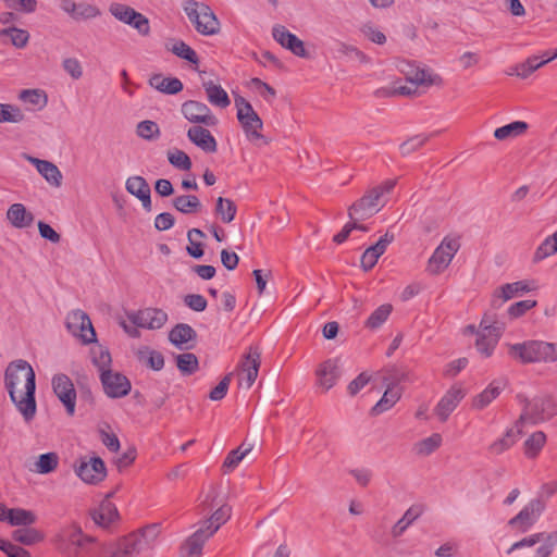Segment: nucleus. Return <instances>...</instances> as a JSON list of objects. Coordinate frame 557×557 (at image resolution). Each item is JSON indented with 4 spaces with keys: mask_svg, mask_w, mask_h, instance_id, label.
<instances>
[{
    "mask_svg": "<svg viewBox=\"0 0 557 557\" xmlns=\"http://www.w3.org/2000/svg\"><path fill=\"white\" fill-rule=\"evenodd\" d=\"M160 535V524L153 523L132 532L109 545L99 546L90 536L83 534L78 527L72 525L62 531L61 546L74 557H134L152 549Z\"/></svg>",
    "mask_w": 557,
    "mask_h": 557,
    "instance_id": "1",
    "label": "nucleus"
},
{
    "mask_svg": "<svg viewBox=\"0 0 557 557\" xmlns=\"http://www.w3.org/2000/svg\"><path fill=\"white\" fill-rule=\"evenodd\" d=\"M4 386L24 421L30 422L37 411L36 374L32 366L23 359L10 362L4 372Z\"/></svg>",
    "mask_w": 557,
    "mask_h": 557,
    "instance_id": "2",
    "label": "nucleus"
},
{
    "mask_svg": "<svg viewBox=\"0 0 557 557\" xmlns=\"http://www.w3.org/2000/svg\"><path fill=\"white\" fill-rule=\"evenodd\" d=\"M507 348L509 357L523 364L557 361V343L531 339L507 344Z\"/></svg>",
    "mask_w": 557,
    "mask_h": 557,
    "instance_id": "3",
    "label": "nucleus"
},
{
    "mask_svg": "<svg viewBox=\"0 0 557 557\" xmlns=\"http://www.w3.org/2000/svg\"><path fill=\"white\" fill-rule=\"evenodd\" d=\"M396 186V180H386L368 190L359 200L349 207L351 220H366L376 214L387 202L386 195Z\"/></svg>",
    "mask_w": 557,
    "mask_h": 557,
    "instance_id": "4",
    "label": "nucleus"
},
{
    "mask_svg": "<svg viewBox=\"0 0 557 557\" xmlns=\"http://www.w3.org/2000/svg\"><path fill=\"white\" fill-rule=\"evenodd\" d=\"M183 10L200 35L213 36L220 33V21L208 4L196 0H186L183 3Z\"/></svg>",
    "mask_w": 557,
    "mask_h": 557,
    "instance_id": "5",
    "label": "nucleus"
},
{
    "mask_svg": "<svg viewBox=\"0 0 557 557\" xmlns=\"http://www.w3.org/2000/svg\"><path fill=\"white\" fill-rule=\"evenodd\" d=\"M234 101L237 110V120L247 139L252 143L263 139L261 134L263 122L251 103L242 96H236Z\"/></svg>",
    "mask_w": 557,
    "mask_h": 557,
    "instance_id": "6",
    "label": "nucleus"
},
{
    "mask_svg": "<svg viewBox=\"0 0 557 557\" xmlns=\"http://www.w3.org/2000/svg\"><path fill=\"white\" fill-rule=\"evenodd\" d=\"M460 248L458 238L445 236L428 260L426 271L432 275L444 272Z\"/></svg>",
    "mask_w": 557,
    "mask_h": 557,
    "instance_id": "7",
    "label": "nucleus"
},
{
    "mask_svg": "<svg viewBox=\"0 0 557 557\" xmlns=\"http://www.w3.org/2000/svg\"><path fill=\"white\" fill-rule=\"evenodd\" d=\"M481 331L478 333L475 347L478 351L488 358L493 355L498 341L503 334L502 323L494 321L488 314H485L480 323Z\"/></svg>",
    "mask_w": 557,
    "mask_h": 557,
    "instance_id": "8",
    "label": "nucleus"
},
{
    "mask_svg": "<svg viewBox=\"0 0 557 557\" xmlns=\"http://www.w3.org/2000/svg\"><path fill=\"white\" fill-rule=\"evenodd\" d=\"M536 544H541L536 550L534 557H549L557 545V531L553 532H539L531 534L522 540L515 542L508 549L507 554L510 555L517 549L524 547H532Z\"/></svg>",
    "mask_w": 557,
    "mask_h": 557,
    "instance_id": "9",
    "label": "nucleus"
},
{
    "mask_svg": "<svg viewBox=\"0 0 557 557\" xmlns=\"http://www.w3.org/2000/svg\"><path fill=\"white\" fill-rule=\"evenodd\" d=\"M524 408L520 421H529L533 424L545 421L556 413V404L549 397H539L532 400H524Z\"/></svg>",
    "mask_w": 557,
    "mask_h": 557,
    "instance_id": "10",
    "label": "nucleus"
},
{
    "mask_svg": "<svg viewBox=\"0 0 557 557\" xmlns=\"http://www.w3.org/2000/svg\"><path fill=\"white\" fill-rule=\"evenodd\" d=\"M109 12L120 22L134 27L140 35H149V20L129 5L113 2L109 7Z\"/></svg>",
    "mask_w": 557,
    "mask_h": 557,
    "instance_id": "11",
    "label": "nucleus"
},
{
    "mask_svg": "<svg viewBox=\"0 0 557 557\" xmlns=\"http://www.w3.org/2000/svg\"><path fill=\"white\" fill-rule=\"evenodd\" d=\"M409 374L406 372H395L389 377H385L384 382L387 387L381 397V399L372 408L373 414H381L391 409L401 397V388L398 387V383L408 381Z\"/></svg>",
    "mask_w": 557,
    "mask_h": 557,
    "instance_id": "12",
    "label": "nucleus"
},
{
    "mask_svg": "<svg viewBox=\"0 0 557 557\" xmlns=\"http://www.w3.org/2000/svg\"><path fill=\"white\" fill-rule=\"evenodd\" d=\"M181 112L188 122L195 125L214 127L219 124V120L211 109L206 103L197 100H187L183 102Z\"/></svg>",
    "mask_w": 557,
    "mask_h": 557,
    "instance_id": "13",
    "label": "nucleus"
},
{
    "mask_svg": "<svg viewBox=\"0 0 557 557\" xmlns=\"http://www.w3.org/2000/svg\"><path fill=\"white\" fill-rule=\"evenodd\" d=\"M544 509L545 503L541 498H534L508 521V525L517 529L520 533H525L539 520Z\"/></svg>",
    "mask_w": 557,
    "mask_h": 557,
    "instance_id": "14",
    "label": "nucleus"
},
{
    "mask_svg": "<svg viewBox=\"0 0 557 557\" xmlns=\"http://www.w3.org/2000/svg\"><path fill=\"white\" fill-rule=\"evenodd\" d=\"M53 393L62 403L69 417L75 414L76 389L72 380L64 373L54 374L51 380Z\"/></svg>",
    "mask_w": 557,
    "mask_h": 557,
    "instance_id": "15",
    "label": "nucleus"
},
{
    "mask_svg": "<svg viewBox=\"0 0 557 557\" xmlns=\"http://www.w3.org/2000/svg\"><path fill=\"white\" fill-rule=\"evenodd\" d=\"M69 332L84 344L96 342V332L89 317L83 310H73L66 317Z\"/></svg>",
    "mask_w": 557,
    "mask_h": 557,
    "instance_id": "16",
    "label": "nucleus"
},
{
    "mask_svg": "<svg viewBox=\"0 0 557 557\" xmlns=\"http://www.w3.org/2000/svg\"><path fill=\"white\" fill-rule=\"evenodd\" d=\"M99 377L106 395L110 398H122L132 389L131 381L120 372L102 371Z\"/></svg>",
    "mask_w": 557,
    "mask_h": 557,
    "instance_id": "17",
    "label": "nucleus"
},
{
    "mask_svg": "<svg viewBox=\"0 0 557 557\" xmlns=\"http://www.w3.org/2000/svg\"><path fill=\"white\" fill-rule=\"evenodd\" d=\"M129 322L138 327L158 330L168 321V314L162 309L146 308L136 312L127 313Z\"/></svg>",
    "mask_w": 557,
    "mask_h": 557,
    "instance_id": "18",
    "label": "nucleus"
},
{
    "mask_svg": "<svg viewBox=\"0 0 557 557\" xmlns=\"http://www.w3.org/2000/svg\"><path fill=\"white\" fill-rule=\"evenodd\" d=\"M261 364V352L258 347H249L248 352L243 357L238 373L239 385L250 388L256 382Z\"/></svg>",
    "mask_w": 557,
    "mask_h": 557,
    "instance_id": "19",
    "label": "nucleus"
},
{
    "mask_svg": "<svg viewBox=\"0 0 557 557\" xmlns=\"http://www.w3.org/2000/svg\"><path fill=\"white\" fill-rule=\"evenodd\" d=\"M75 473L85 483L98 484L107 476V467L100 457H91L88 460L81 459L75 468Z\"/></svg>",
    "mask_w": 557,
    "mask_h": 557,
    "instance_id": "20",
    "label": "nucleus"
},
{
    "mask_svg": "<svg viewBox=\"0 0 557 557\" xmlns=\"http://www.w3.org/2000/svg\"><path fill=\"white\" fill-rule=\"evenodd\" d=\"M59 7L75 22L88 21L101 15V10L96 4L87 2L76 3L74 0H60Z\"/></svg>",
    "mask_w": 557,
    "mask_h": 557,
    "instance_id": "21",
    "label": "nucleus"
},
{
    "mask_svg": "<svg viewBox=\"0 0 557 557\" xmlns=\"http://www.w3.org/2000/svg\"><path fill=\"white\" fill-rule=\"evenodd\" d=\"M466 393L460 385H453L440 399L434 408V413L440 421L445 422L450 413L457 408L463 399Z\"/></svg>",
    "mask_w": 557,
    "mask_h": 557,
    "instance_id": "22",
    "label": "nucleus"
},
{
    "mask_svg": "<svg viewBox=\"0 0 557 557\" xmlns=\"http://www.w3.org/2000/svg\"><path fill=\"white\" fill-rule=\"evenodd\" d=\"M317 384L324 392L331 389L341 376L339 362L337 359H327L322 362L317 371Z\"/></svg>",
    "mask_w": 557,
    "mask_h": 557,
    "instance_id": "23",
    "label": "nucleus"
},
{
    "mask_svg": "<svg viewBox=\"0 0 557 557\" xmlns=\"http://www.w3.org/2000/svg\"><path fill=\"white\" fill-rule=\"evenodd\" d=\"M273 38L283 47L292 51L297 57H306L304 41L292 34L285 26L275 25L272 29Z\"/></svg>",
    "mask_w": 557,
    "mask_h": 557,
    "instance_id": "24",
    "label": "nucleus"
},
{
    "mask_svg": "<svg viewBox=\"0 0 557 557\" xmlns=\"http://www.w3.org/2000/svg\"><path fill=\"white\" fill-rule=\"evenodd\" d=\"M187 138L195 146L207 153H214L218 150V143L211 132L203 125H195L188 128Z\"/></svg>",
    "mask_w": 557,
    "mask_h": 557,
    "instance_id": "25",
    "label": "nucleus"
},
{
    "mask_svg": "<svg viewBox=\"0 0 557 557\" xmlns=\"http://www.w3.org/2000/svg\"><path fill=\"white\" fill-rule=\"evenodd\" d=\"M393 240L394 235L386 233L374 245L368 247L361 256V268L364 271H370Z\"/></svg>",
    "mask_w": 557,
    "mask_h": 557,
    "instance_id": "26",
    "label": "nucleus"
},
{
    "mask_svg": "<svg viewBox=\"0 0 557 557\" xmlns=\"http://www.w3.org/2000/svg\"><path fill=\"white\" fill-rule=\"evenodd\" d=\"M24 158L36 166L39 174L53 187H60L62 184V173L59 168L47 160H41L28 154H25Z\"/></svg>",
    "mask_w": 557,
    "mask_h": 557,
    "instance_id": "27",
    "label": "nucleus"
},
{
    "mask_svg": "<svg viewBox=\"0 0 557 557\" xmlns=\"http://www.w3.org/2000/svg\"><path fill=\"white\" fill-rule=\"evenodd\" d=\"M125 188L131 195L141 201L143 207L147 211L151 210L150 186L143 176L135 175L128 177L125 183Z\"/></svg>",
    "mask_w": 557,
    "mask_h": 557,
    "instance_id": "28",
    "label": "nucleus"
},
{
    "mask_svg": "<svg viewBox=\"0 0 557 557\" xmlns=\"http://www.w3.org/2000/svg\"><path fill=\"white\" fill-rule=\"evenodd\" d=\"M521 424L522 422L519 420L515 425L507 429L502 437L495 440L488 446V451L493 455H500L511 448L519 441L522 434Z\"/></svg>",
    "mask_w": 557,
    "mask_h": 557,
    "instance_id": "29",
    "label": "nucleus"
},
{
    "mask_svg": "<svg viewBox=\"0 0 557 557\" xmlns=\"http://www.w3.org/2000/svg\"><path fill=\"white\" fill-rule=\"evenodd\" d=\"M506 385L507 380L505 379L492 381L483 392L473 398L472 407L478 410L484 409L500 395Z\"/></svg>",
    "mask_w": 557,
    "mask_h": 557,
    "instance_id": "30",
    "label": "nucleus"
},
{
    "mask_svg": "<svg viewBox=\"0 0 557 557\" xmlns=\"http://www.w3.org/2000/svg\"><path fill=\"white\" fill-rule=\"evenodd\" d=\"M112 494L102 500L97 509L91 512V518L96 524L107 528L119 518L116 506L109 499Z\"/></svg>",
    "mask_w": 557,
    "mask_h": 557,
    "instance_id": "31",
    "label": "nucleus"
},
{
    "mask_svg": "<svg viewBox=\"0 0 557 557\" xmlns=\"http://www.w3.org/2000/svg\"><path fill=\"white\" fill-rule=\"evenodd\" d=\"M7 219L16 228L29 227L34 222V215L27 211L23 203H13L7 211Z\"/></svg>",
    "mask_w": 557,
    "mask_h": 557,
    "instance_id": "32",
    "label": "nucleus"
},
{
    "mask_svg": "<svg viewBox=\"0 0 557 557\" xmlns=\"http://www.w3.org/2000/svg\"><path fill=\"white\" fill-rule=\"evenodd\" d=\"M149 85L166 95H176L183 90V83L176 77H163L161 74H154L149 79Z\"/></svg>",
    "mask_w": 557,
    "mask_h": 557,
    "instance_id": "33",
    "label": "nucleus"
},
{
    "mask_svg": "<svg viewBox=\"0 0 557 557\" xmlns=\"http://www.w3.org/2000/svg\"><path fill=\"white\" fill-rule=\"evenodd\" d=\"M202 87L206 91L208 101L215 107L225 109L231 104L227 92L212 81L203 82Z\"/></svg>",
    "mask_w": 557,
    "mask_h": 557,
    "instance_id": "34",
    "label": "nucleus"
},
{
    "mask_svg": "<svg viewBox=\"0 0 557 557\" xmlns=\"http://www.w3.org/2000/svg\"><path fill=\"white\" fill-rule=\"evenodd\" d=\"M37 521L34 511L24 508H8L5 521L13 527H29Z\"/></svg>",
    "mask_w": 557,
    "mask_h": 557,
    "instance_id": "35",
    "label": "nucleus"
},
{
    "mask_svg": "<svg viewBox=\"0 0 557 557\" xmlns=\"http://www.w3.org/2000/svg\"><path fill=\"white\" fill-rule=\"evenodd\" d=\"M423 513L421 505L410 506L392 528V535L398 537Z\"/></svg>",
    "mask_w": 557,
    "mask_h": 557,
    "instance_id": "36",
    "label": "nucleus"
},
{
    "mask_svg": "<svg viewBox=\"0 0 557 557\" xmlns=\"http://www.w3.org/2000/svg\"><path fill=\"white\" fill-rule=\"evenodd\" d=\"M196 336V331L186 323L176 324L169 333L170 342L178 348H183L188 342L195 339Z\"/></svg>",
    "mask_w": 557,
    "mask_h": 557,
    "instance_id": "37",
    "label": "nucleus"
},
{
    "mask_svg": "<svg viewBox=\"0 0 557 557\" xmlns=\"http://www.w3.org/2000/svg\"><path fill=\"white\" fill-rule=\"evenodd\" d=\"M211 536L203 527L199 528L185 542L187 555L189 557H200L205 543Z\"/></svg>",
    "mask_w": 557,
    "mask_h": 557,
    "instance_id": "38",
    "label": "nucleus"
},
{
    "mask_svg": "<svg viewBox=\"0 0 557 557\" xmlns=\"http://www.w3.org/2000/svg\"><path fill=\"white\" fill-rule=\"evenodd\" d=\"M407 81L414 86L421 85L426 87L433 85L440 86L443 83L440 75L425 69H416L407 76Z\"/></svg>",
    "mask_w": 557,
    "mask_h": 557,
    "instance_id": "39",
    "label": "nucleus"
},
{
    "mask_svg": "<svg viewBox=\"0 0 557 557\" xmlns=\"http://www.w3.org/2000/svg\"><path fill=\"white\" fill-rule=\"evenodd\" d=\"M530 290V287L525 281H518L513 283H507L503 286H500L495 292V299L493 300V304L496 302L497 299H502L503 301H507L518 295H522L523 293H527Z\"/></svg>",
    "mask_w": 557,
    "mask_h": 557,
    "instance_id": "40",
    "label": "nucleus"
},
{
    "mask_svg": "<svg viewBox=\"0 0 557 557\" xmlns=\"http://www.w3.org/2000/svg\"><path fill=\"white\" fill-rule=\"evenodd\" d=\"M232 509L227 505L219 507L202 525L209 535H213L224 523L228 521Z\"/></svg>",
    "mask_w": 557,
    "mask_h": 557,
    "instance_id": "41",
    "label": "nucleus"
},
{
    "mask_svg": "<svg viewBox=\"0 0 557 557\" xmlns=\"http://www.w3.org/2000/svg\"><path fill=\"white\" fill-rule=\"evenodd\" d=\"M442 442V435L433 433L429 437L414 443L412 450L419 457H426L436 451L441 447Z\"/></svg>",
    "mask_w": 557,
    "mask_h": 557,
    "instance_id": "42",
    "label": "nucleus"
},
{
    "mask_svg": "<svg viewBox=\"0 0 557 557\" xmlns=\"http://www.w3.org/2000/svg\"><path fill=\"white\" fill-rule=\"evenodd\" d=\"M528 127H529V125L527 122L515 121L507 125L496 128L494 132V137L498 140L516 138V137L524 134L527 132Z\"/></svg>",
    "mask_w": 557,
    "mask_h": 557,
    "instance_id": "43",
    "label": "nucleus"
},
{
    "mask_svg": "<svg viewBox=\"0 0 557 557\" xmlns=\"http://www.w3.org/2000/svg\"><path fill=\"white\" fill-rule=\"evenodd\" d=\"M393 311L391 304H383L377 307L364 322V327L371 331L380 329L388 319Z\"/></svg>",
    "mask_w": 557,
    "mask_h": 557,
    "instance_id": "44",
    "label": "nucleus"
},
{
    "mask_svg": "<svg viewBox=\"0 0 557 557\" xmlns=\"http://www.w3.org/2000/svg\"><path fill=\"white\" fill-rule=\"evenodd\" d=\"M172 205L184 214L196 213L201 209V202L195 195L177 196L173 199Z\"/></svg>",
    "mask_w": 557,
    "mask_h": 557,
    "instance_id": "45",
    "label": "nucleus"
},
{
    "mask_svg": "<svg viewBox=\"0 0 557 557\" xmlns=\"http://www.w3.org/2000/svg\"><path fill=\"white\" fill-rule=\"evenodd\" d=\"M12 537L14 541L29 546L44 541L45 535L37 529L25 527L14 530Z\"/></svg>",
    "mask_w": 557,
    "mask_h": 557,
    "instance_id": "46",
    "label": "nucleus"
},
{
    "mask_svg": "<svg viewBox=\"0 0 557 557\" xmlns=\"http://www.w3.org/2000/svg\"><path fill=\"white\" fill-rule=\"evenodd\" d=\"M59 460L57 453L51 451L41 454L35 463V471L39 474L51 473L58 468Z\"/></svg>",
    "mask_w": 557,
    "mask_h": 557,
    "instance_id": "47",
    "label": "nucleus"
},
{
    "mask_svg": "<svg viewBox=\"0 0 557 557\" xmlns=\"http://www.w3.org/2000/svg\"><path fill=\"white\" fill-rule=\"evenodd\" d=\"M546 443V435L542 431L534 432L524 442V454L528 458H535Z\"/></svg>",
    "mask_w": 557,
    "mask_h": 557,
    "instance_id": "48",
    "label": "nucleus"
},
{
    "mask_svg": "<svg viewBox=\"0 0 557 557\" xmlns=\"http://www.w3.org/2000/svg\"><path fill=\"white\" fill-rule=\"evenodd\" d=\"M236 205L233 200L219 197L216 199L215 212L220 215L222 222L231 223L236 215Z\"/></svg>",
    "mask_w": 557,
    "mask_h": 557,
    "instance_id": "49",
    "label": "nucleus"
},
{
    "mask_svg": "<svg viewBox=\"0 0 557 557\" xmlns=\"http://www.w3.org/2000/svg\"><path fill=\"white\" fill-rule=\"evenodd\" d=\"M169 50L176 57L188 61L191 64H198L199 58L196 51L183 40H176L173 42Z\"/></svg>",
    "mask_w": 557,
    "mask_h": 557,
    "instance_id": "50",
    "label": "nucleus"
},
{
    "mask_svg": "<svg viewBox=\"0 0 557 557\" xmlns=\"http://www.w3.org/2000/svg\"><path fill=\"white\" fill-rule=\"evenodd\" d=\"M136 134L143 139L154 140L160 137V127L154 121L145 120L137 124Z\"/></svg>",
    "mask_w": 557,
    "mask_h": 557,
    "instance_id": "51",
    "label": "nucleus"
},
{
    "mask_svg": "<svg viewBox=\"0 0 557 557\" xmlns=\"http://www.w3.org/2000/svg\"><path fill=\"white\" fill-rule=\"evenodd\" d=\"M198 359L193 352L181 354L176 357V366L183 374L190 375L198 370Z\"/></svg>",
    "mask_w": 557,
    "mask_h": 557,
    "instance_id": "52",
    "label": "nucleus"
},
{
    "mask_svg": "<svg viewBox=\"0 0 557 557\" xmlns=\"http://www.w3.org/2000/svg\"><path fill=\"white\" fill-rule=\"evenodd\" d=\"M169 162L176 169L182 171H189L191 169V161L188 154L180 149L168 151Z\"/></svg>",
    "mask_w": 557,
    "mask_h": 557,
    "instance_id": "53",
    "label": "nucleus"
},
{
    "mask_svg": "<svg viewBox=\"0 0 557 557\" xmlns=\"http://www.w3.org/2000/svg\"><path fill=\"white\" fill-rule=\"evenodd\" d=\"M20 99L23 100L25 103H29L37 107L38 109L46 107L48 102L47 95L38 89L22 90Z\"/></svg>",
    "mask_w": 557,
    "mask_h": 557,
    "instance_id": "54",
    "label": "nucleus"
},
{
    "mask_svg": "<svg viewBox=\"0 0 557 557\" xmlns=\"http://www.w3.org/2000/svg\"><path fill=\"white\" fill-rule=\"evenodd\" d=\"M139 359L154 371H160L164 367L163 355L157 350L147 348L145 351H139Z\"/></svg>",
    "mask_w": 557,
    "mask_h": 557,
    "instance_id": "55",
    "label": "nucleus"
},
{
    "mask_svg": "<svg viewBox=\"0 0 557 557\" xmlns=\"http://www.w3.org/2000/svg\"><path fill=\"white\" fill-rule=\"evenodd\" d=\"M431 135L425 134H419L410 137L406 141H404L399 149L403 156H408L418 149H420L422 146L426 144V141L430 139Z\"/></svg>",
    "mask_w": 557,
    "mask_h": 557,
    "instance_id": "56",
    "label": "nucleus"
},
{
    "mask_svg": "<svg viewBox=\"0 0 557 557\" xmlns=\"http://www.w3.org/2000/svg\"><path fill=\"white\" fill-rule=\"evenodd\" d=\"M539 55H531L525 61L518 63V70H520L519 77L527 78L537 69L544 65L543 61H540Z\"/></svg>",
    "mask_w": 557,
    "mask_h": 557,
    "instance_id": "57",
    "label": "nucleus"
},
{
    "mask_svg": "<svg viewBox=\"0 0 557 557\" xmlns=\"http://www.w3.org/2000/svg\"><path fill=\"white\" fill-rule=\"evenodd\" d=\"M557 252V244L552 239V236L545 238V240L536 248L533 260L535 262L542 261L545 258Z\"/></svg>",
    "mask_w": 557,
    "mask_h": 557,
    "instance_id": "58",
    "label": "nucleus"
},
{
    "mask_svg": "<svg viewBox=\"0 0 557 557\" xmlns=\"http://www.w3.org/2000/svg\"><path fill=\"white\" fill-rule=\"evenodd\" d=\"M92 362L98 368L99 372L110 371L111 370V355L109 350L103 348H98L92 351Z\"/></svg>",
    "mask_w": 557,
    "mask_h": 557,
    "instance_id": "59",
    "label": "nucleus"
},
{
    "mask_svg": "<svg viewBox=\"0 0 557 557\" xmlns=\"http://www.w3.org/2000/svg\"><path fill=\"white\" fill-rule=\"evenodd\" d=\"M337 52L341 55H346L356 59L360 63H368L370 61V58L363 51H361L355 46L347 45L345 42H338Z\"/></svg>",
    "mask_w": 557,
    "mask_h": 557,
    "instance_id": "60",
    "label": "nucleus"
},
{
    "mask_svg": "<svg viewBox=\"0 0 557 557\" xmlns=\"http://www.w3.org/2000/svg\"><path fill=\"white\" fill-rule=\"evenodd\" d=\"M361 34L370 41L376 45H384L386 42V36L383 32L377 29L372 23H366L360 27Z\"/></svg>",
    "mask_w": 557,
    "mask_h": 557,
    "instance_id": "61",
    "label": "nucleus"
},
{
    "mask_svg": "<svg viewBox=\"0 0 557 557\" xmlns=\"http://www.w3.org/2000/svg\"><path fill=\"white\" fill-rule=\"evenodd\" d=\"M249 451L250 447L242 450V446L231 450L223 462V468H225L226 471L234 470Z\"/></svg>",
    "mask_w": 557,
    "mask_h": 557,
    "instance_id": "62",
    "label": "nucleus"
},
{
    "mask_svg": "<svg viewBox=\"0 0 557 557\" xmlns=\"http://www.w3.org/2000/svg\"><path fill=\"white\" fill-rule=\"evenodd\" d=\"M23 120L21 110L10 104L0 103V123L12 122L17 123Z\"/></svg>",
    "mask_w": 557,
    "mask_h": 557,
    "instance_id": "63",
    "label": "nucleus"
},
{
    "mask_svg": "<svg viewBox=\"0 0 557 557\" xmlns=\"http://www.w3.org/2000/svg\"><path fill=\"white\" fill-rule=\"evenodd\" d=\"M250 85L255 87L260 96L268 102H271L276 96L275 89L258 77L251 78Z\"/></svg>",
    "mask_w": 557,
    "mask_h": 557,
    "instance_id": "64",
    "label": "nucleus"
}]
</instances>
